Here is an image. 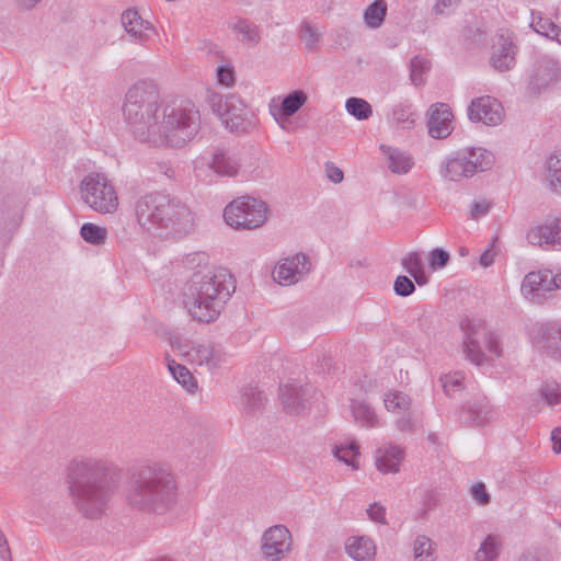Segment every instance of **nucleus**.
<instances>
[{
    "label": "nucleus",
    "mask_w": 561,
    "mask_h": 561,
    "mask_svg": "<svg viewBox=\"0 0 561 561\" xmlns=\"http://www.w3.org/2000/svg\"><path fill=\"white\" fill-rule=\"evenodd\" d=\"M119 469L111 460L76 457L67 466V483L71 500L88 518H99L116 490Z\"/></svg>",
    "instance_id": "nucleus-1"
},
{
    "label": "nucleus",
    "mask_w": 561,
    "mask_h": 561,
    "mask_svg": "<svg viewBox=\"0 0 561 561\" xmlns=\"http://www.w3.org/2000/svg\"><path fill=\"white\" fill-rule=\"evenodd\" d=\"M126 502L142 513H168L178 502L174 473L161 462H148L134 469L129 477Z\"/></svg>",
    "instance_id": "nucleus-2"
},
{
    "label": "nucleus",
    "mask_w": 561,
    "mask_h": 561,
    "mask_svg": "<svg viewBox=\"0 0 561 561\" xmlns=\"http://www.w3.org/2000/svg\"><path fill=\"white\" fill-rule=\"evenodd\" d=\"M134 210L139 226L161 239H181L194 228L192 210L162 193L140 196L135 202Z\"/></svg>",
    "instance_id": "nucleus-3"
},
{
    "label": "nucleus",
    "mask_w": 561,
    "mask_h": 561,
    "mask_svg": "<svg viewBox=\"0 0 561 561\" xmlns=\"http://www.w3.org/2000/svg\"><path fill=\"white\" fill-rule=\"evenodd\" d=\"M234 291L236 279L226 268L193 273L185 293L191 316L199 322H214Z\"/></svg>",
    "instance_id": "nucleus-4"
},
{
    "label": "nucleus",
    "mask_w": 561,
    "mask_h": 561,
    "mask_svg": "<svg viewBox=\"0 0 561 561\" xmlns=\"http://www.w3.org/2000/svg\"><path fill=\"white\" fill-rule=\"evenodd\" d=\"M160 92L151 80H139L126 92L123 103V116L136 139L150 144L162 106Z\"/></svg>",
    "instance_id": "nucleus-5"
},
{
    "label": "nucleus",
    "mask_w": 561,
    "mask_h": 561,
    "mask_svg": "<svg viewBox=\"0 0 561 561\" xmlns=\"http://www.w3.org/2000/svg\"><path fill=\"white\" fill-rule=\"evenodd\" d=\"M201 127L199 111L192 101L173 100L162 106L150 144L183 147L191 141Z\"/></svg>",
    "instance_id": "nucleus-6"
},
{
    "label": "nucleus",
    "mask_w": 561,
    "mask_h": 561,
    "mask_svg": "<svg viewBox=\"0 0 561 561\" xmlns=\"http://www.w3.org/2000/svg\"><path fill=\"white\" fill-rule=\"evenodd\" d=\"M209 105L231 133L245 134L255 127L254 113L234 94L214 93L209 96Z\"/></svg>",
    "instance_id": "nucleus-7"
},
{
    "label": "nucleus",
    "mask_w": 561,
    "mask_h": 561,
    "mask_svg": "<svg viewBox=\"0 0 561 561\" xmlns=\"http://www.w3.org/2000/svg\"><path fill=\"white\" fill-rule=\"evenodd\" d=\"M81 199L92 210L112 214L118 207V196L112 182L104 173L91 172L80 182Z\"/></svg>",
    "instance_id": "nucleus-8"
},
{
    "label": "nucleus",
    "mask_w": 561,
    "mask_h": 561,
    "mask_svg": "<svg viewBox=\"0 0 561 561\" xmlns=\"http://www.w3.org/2000/svg\"><path fill=\"white\" fill-rule=\"evenodd\" d=\"M267 207L263 201L250 196L233 199L224 210L227 225L234 229L252 230L266 220Z\"/></svg>",
    "instance_id": "nucleus-9"
},
{
    "label": "nucleus",
    "mask_w": 561,
    "mask_h": 561,
    "mask_svg": "<svg viewBox=\"0 0 561 561\" xmlns=\"http://www.w3.org/2000/svg\"><path fill=\"white\" fill-rule=\"evenodd\" d=\"M178 348L190 363L205 366L208 370L219 368L227 360L222 346L208 340L185 342Z\"/></svg>",
    "instance_id": "nucleus-10"
},
{
    "label": "nucleus",
    "mask_w": 561,
    "mask_h": 561,
    "mask_svg": "<svg viewBox=\"0 0 561 561\" xmlns=\"http://www.w3.org/2000/svg\"><path fill=\"white\" fill-rule=\"evenodd\" d=\"M465 350L468 358L477 365L482 363L481 346L483 345L492 355L501 354L496 337L486 331L481 323L468 322L463 325Z\"/></svg>",
    "instance_id": "nucleus-11"
},
{
    "label": "nucleus",
    "mask_w": 561,
    "mask_h": 561,
    "mask_svg": "<svg viewBox=\"0 0 561 561\" xmlns=\"http://www.w3.org/2000/svg\"><path fill=\"white\" fill-rule=\"evenodd\" d=\"M468 114L469 118L473 122L497 125L503 118V107L497 100L490 96H482L472 101Z\"/></svg>",
    "instance_id": "nucleus-12"
},
{
    "label": "nucleus",
    "mask_w": 561,
    "mask_h": 561,
    "mask_svg": "<svg viewBox=\"0 0 561 561\" xmlns=\"http://www.w3.org/2000/svg\"><path fill=\"white\" fill-rule=\"evenodd\" d=\"M121 21L126 33L141 45H146L151 37V33H156L153 24L144 20L134 9L124 11Z\"/></svg>",
    "instance_id": "nucleus-13"
},
{
    "label": "nucleus",
    "mask_w": 561,
    "mask_h": 561,
    "mask_svg": "<svg viewBox=\"0 0 561 561\" xmlns=\"http://www.w3.org/2000/svg\"><path fill=\"white\" fill-rule=\"evenodd\" d=\"M454 114L450 107L444 103L431 106L428 118V131L434 138H445L453 130Z\"/></svg>",
    "instance_id": "nucleus-14"
},
{
    "label": "nucleus",
    "mask_w": 561,
    "mask_h": 561,
    "mask_svg": "<svg viewBox=\"0 0 561 561\" xmlns=\"http://www.w3.org/2000/svg\"><path fill=\"white\" fill-rule=\"evenodd\" d=\"M529 242L536 245L561 243V217L547 219L542 225L531 229L527 236Z\"/></svg>",
    "instance_id": "nucleus-15"
},
{
    "label": "nucleus",
    "mask_w": 561,
    "mask_h": 561,
    "mask_svg": "<svg viewBox=\"0 0 561 561\" xmlns=\"http://www.w3.org/2000/svg\"><path fill=\"white\" fill-rule=\"evenodd\" d=\"M346 550L356 561H370L376 554L374 542L366 537H352L347 540Z\"/></svg>",
    "instance_id": "nucleus-16"
},
{
    "label": "nucleus",
    "mask_w": 561,
    "mask_h": 561,
    "mask_svg": "<svg viewBox=\"0 0 561 561\" xmlns=\"http://www.w3.org/2000/svg\"><path fill=\"white\" fill-rule=\"evenodd\" d=\"M261 549L265 559L279 560L280 554V525H274L264 531Z\"/></svg>",
    "instance_id": "nucleus-17"
},
{
    "label": "nucleus",
    "mask_w": 561,
    "mask_h": 561,
    "mask_svg": "<svg viewBox=\"0 0 561 561\" xmlns=\"http://www.w3.org/2000/svg\"><path fill=\"white\" fill-rule=\"evenodd\" d=\"M309 270L305 255L296 254L285 259L283 263V285L293 284Z\"/></svg>",
    "instance_id": "nucleus-18"
},
{
    "label": "nucleus",
    "mask_w": 561,
    "mask_h": 561,
    "mask_svg": "<svg viewBox=\"0 0 561 561\" xmlns=\"http://www.w3.org/2000/svg\"><path fill=\"white\" fill-rule=\"evenodd\" d=\"M402 451L397 447L379 450L376 466L380 472H397L402 461Z\"/></svg>",
    "instance_id": "nucleus-19"
},
{
    "label": "nucleus",
    "mask_w": 561,
    "mask_h": 561,
    "mask_svg": "<svg viewBox=\"0 0 561 561\" xmlns=\"http://www.w3.org/2000/svg\"><path fill=\"white\" fill-rule=\"evenodd\" d=\"M169 371L172 377L188 392L194 393L197 389V381L192 373L185 367L176 363L175 360H170L168 364Z\"/></svg>",
    "instance_id": "nucleus-20"
},
{
    "label": "nucleus",
    "mask_w": 561,
    "mask_h": 561,
    "mask_svg": "<svg viewBox=\"0 0 561 561\" xmlns=\"http://www.w3.org/2000/svg\"><path fill=\"white\" fill-rule=\"evenodd\" d=\"M241 399L244 409L249 413L255 412L267 401L265 393L252 385L243 387Z\"/></svg>",
    "instance_id": "nucleus-21"
},
{
    "label": "nucleus",
    "mask_w": 561,
    "mask_h": 561,
    "mask_svg": "<svg viewBox=\"0 0 561 561\" xmlns=\"http://www.w3.org/2000/svg\"><path fill=\"white\" fill-rule=\"evenodd\" d=\"M471 163L472 160H466L465 157L448 160L446 163V176L456 181L462 176L472 175L476 173V168L469 167Z\"/></svg>",
    "instance_id": "nucleus-22"
},
{
    "label": "nucleus",
    "mask_w": 561,
    "mask_h": 561,
    "mask_svg": "<svg viewBox=\"0 0 561 561\" xmlns=\"http://www.w3.org/2000/svg\"><path fill=\"white\" fill-rule=\"evenodd\" d=\"M333 454L340 461L351 467L352 470H357L359 468L358 446L354 442L336 446L333 449Z\"/></svg>",
    "instance_id": "nucleus-23"
},
{
    "label": "nucleus",
    "mask_w": 561,
    "mask_h": 561,
    "mask_svg": "<svg viewBox=\"0 0 561 561\" xmlns=\"http://www.w3.org/2000/svg\"><path fill=\"white\" fill-rule=\"evenodd\" d=\"M233 31L244 45L254 46L260 41L257 26L248 20H239L234 23Z\"/></svg>",
    "instance_id": "nucleus-24"
},
{
    "label": "nucleus",
    "mask_w": 561,
    "mask_h": 561,
    "mask_svg": "<svg viewBox=\"0 0 561 561\" xmlns=\"http://www.w3.org/2000/svg\"><path fill=\"white\" fill-rule=\"evenodd\" d=\"M388 168L392 173L404 174L409 172L413 165L412 159L404 152L396 149H388Z\"/></svg>",
    "instance_id": "nucleus-25"
},
{
    "label": "nucleus",
    "mask_w": 561,
    "mask_h": 561,
    "mask_svg": "<svg viewBox=\"0 0 561 561\" xmlns=\"http://www.w3.org/2000/svg\"><path fill=\"white\" fill-rule=\"evenodd\" d=\"M210 167L220 175L233 176L237 174L239 164L224 151H217L213 156Z\"/></svg>",
    "instance_id": "nucleus-26"
},
{
    "label": "nucleus",
    "mask_w": 561,
    "mask_h": 561,
    "mask_svg": "<svg viewBox=\"0 0 561 561\" xmlns=\"http://www.w3.org/2000/svg\"><path fill=\"white\" fill-rule=\"evenodd\" d=\"M387 3L385 0H375L364 12L365 23L369 27H378L385 20Z\"/></svg>",
    "instance_id": "nucleus-27"
},
{
    "label": "nucleus",
    "mask_w": 561,
    "mask_h": 561,
    "mask_svg": "<svg viewBox=\"0 0 561 561\" xmlns=\"http://www.w3.org/2000/svg\"><path fill=\"white\" fill-rule=\"evenodd\" d=\"M80 236L88 243L101 245L106 241L107 230L105 227L85 222L81 226Z\"/></svg>",
    "instance_id": "nucleus-28"
},
{
    "label": "nucleus",
    "mask_w": 561,
    "mask_h": 561,
    "mask_svg": "<svg viewBox=\"0 0 561 561\" xmlns=\"http://www.w3.org/2000/svg\"><path fill=\"white\" fill-rule=\"evenodd\" d=\"M501 542L495 536H488L477 550L474 561H495Z\"/></svg>",
    "instance_id": "nucleus-29"
},
{
    "label": "nucleus",
    "mask_w": 561,
    "mask_h": 561,
    "mask_svg": "<svg viewBox=\"0 0 561 561\" xmlns=\"http://www.w3.org/2000/svg\"><path fill=\"white\" fill-rule=\"evenodd\" d=\"M514 51L511 39H505L500 54L492 57V65L500 71H505L514 65Z\"/></svg>",
    "instance_id": "nucleus-30"
},
{
    "label": "nucleus",
    "mask_w": 561,
    "mask_h": 561,
    "mask_svg": "<svg viewBox=\"0 0 561 561\" xmlns=\"http://www.w3.org/2000/svg\"><path fill=\"white\" fill-rule=\"evenodd\" d=\"M402 264L416 280L417 284L422 285L426 283V276L422 267V262L416 253H409L402 260Z\"/></svg>",
    "instance_id": "nucleus-31"
},
{
    "label": "nucleus",
    "mask_w": 561,
    "mask_h": 561,
    "mask_svg": "<svg viewBox=\"0 0 561 561\" xmlns=\"http://www.w3.org/2000/svg\"><path fill=\"white\" fill-rule=\"evenodd\" d=\"M548 180L554 191L561 192V150L549 158Z\"/></svg>",
    "instance_id": "nucleus-32"
},
{
    "label": "nucleus",
    "mask_w": 561,
    "mask_h": 561,
    "mask_svg": "<svg viewBox=\"0 0 561 561\" xmlns=\"http://www.w3.org/2000/svg\"><path fill=\"white\" fill-rule=\"evenodd\" d=\"M383 402L386 409L393 413H400L407 410L410 405L409 398L399 391L387 392Z\"/></svg>",
    "instance_id": "nucleus-33"
},
{
    "label": "nucleus",
    "mask_w": 561,
    "mask_h": 561,
    "mask_svg": "<svg viewBox=\"0 0 561 561\" xmlns=\"http://www.w3.org/2000/svg\"><path fill=\"white\" fill-rule=\"evenodd\" d=\"M346 111L357 119H367L371 115L369 103L359 98H350L345 103Z\"/></svg>",
    "instance_id": "nucleus-34"
},
{
    "label": "nucleus",
    "mask_w": 561,
    "mask_h": 561,
    "mask_svg": "<svg viewBox=\"0 0 561 561\" xmlns=\"http://www.w3.org/2000/svg\"><path fill=\"white\" fill-rule=\"evenodd\" d=\"M307 102L304 91H295L283 99V117L295 114Z\"/></svg>",
    "instance_id": "nucleus-35"
},
{
    "label": "nucleus",
    "mask_w": 561,
    "mask_h": 561,
    "mask_svg": "<svg viewBox=\"0 0 561 561\" xmlns=\"http://www.w3.org/2000/svg\"><path fill=\"white\" fill-rule=\"evenodd\" d=\"M466 160H472L469 167H474L477 171H483L493 163V154L485 149H473L465 157Z\"/></svg>",
    "instance_id": "nucleus-36"
},
{
    "label": "nucleus",
    "mask_w": 561,
    "mask_h": 561,
    "mask_svg": "<svg viewBox=\"0 0 561 561\" xmlns=\"http://www.w3.org/2000/svg\"><path fill=\"white\" fill-rule=\"evenodd\" d=\"M433 545L426 537H419L414 543V561H433Z\"/></svg>",
    "instance_id": "nucleus-37"
},
{
    "label": "nucleus",
    "mask_w": 561,
    "mask_h": 561,
    "mask_svg": "<svg viewBox=\"0 0 561 561\" xmlns=\"http://www.w3.org/2000/svg\"><path fill=\"white\" fill-rule=\"evenodd\" d=\"M542 280H545V275H541V272H531L524 278L522 290L526 295L535 291H543Z\"/></svg>",
    "instance_id": "nucleus-38"
},
{
    "label": "nucleus",
    "mask_w": 561,
    "mask_h": 561,
    "mask_svg": "<svg viewBox=\"0 0 561 561\" xmlns=\"http://www.w3.org/2000/svg\"><path fill=\"white\" fill-rule=\"evenodd\" d=\"M353 413L356 420H359L365 425H373L375 421L374 413L365 404H354Z\"/></svg>",
    "instance_id": "nucleus-39"
},
{
    "label": "nucleus",
    "mask_w": 561,
    "mask_h": 561,
    "mask_svg": "<svg viewBox=\"0 0 561 561\" xmlns=\"http://www.w3.org/2000/svg\"><path fill=\"white\" fill-rule=\"evenodd\" d=\"M217 80L220 84L230 87L234 83V70L228 65H221L216 70Z\"/></svg>",
    "instance_id": "nucleus-40"
},
{
    "label": "nucleus",
    "mask_w": 561,
    "mask_h": 561,
    "mask_svg": "<svg viewBox=\"0 0 561 561\" xmlns=\"http://www.w3.org/2000/svg\"><path fill=\"white\" fill-rule=\"evenodd\" d=\"M414 288L413 282L407 276H398L394 282V291L400 296H409Z\"/></svg>",
    "instance_id": "nucleus-41"
},
{
    "label": "nucleus",
    "mask_w": 561,
    "mask_h": 561,
    "mask_svg": "<svg viewBox=\"0 0 561 561\" xmlns=\"http://www.w3.org/2000/svg\"><path fill=\"white\" fill-rule=\"evenodd\" d=\"M449 260V254L440 249H436L431 252L430 255V266L433 270L442 268L444 267Z\"/></svg>",
    "instance_id": "nucleus-42"
},
{
    "label": "nucleus",
    "mask_w": 561,
    "mask_h": 561,
    "mask_svg": "<svg viewBox=\"0 0 561 561\" xmlns=\"http://www.w3.org/2000/svg\"><path fill=\"white\" fill-rule=\"evenodd\" d=\"M462 382V376L460 374L448 375L443 378V387L447 394H451L458 390Z\"/></svg>",
    "instance_id": "nucleus-43"
},
{
    "label": "nucleus",
    "mask_w": 561,
    "mask_h": 561,
    "mask_svg": "<svg viewBox=\"0 0 561 561\" xmlns=\"http://www.w3.org/2000/svg\"><path fill=\"white\" fill-rule=\"evenodd\" d=\"M367 514L371 520L377 523H385L386 511L383 506L376 503L371 504L367 510Z\"/></svg>",
    "instance_id": "nucleus-44"
},
{
    "label": "nucleus",
    "mask_w": 561,
    "mask_h": 561,
    "mask_svg": "<svg viewBox=\"0 0 561 561\" xmlns=\"http://www.w3.org/2000/svg\"><path fill=\"white\" fill-rule=\"evenodd\" d=\"M472 495L480 504H486L490 500L483 483H476L472 486Z\"/></svg>",
    "instance_id": "nucleus-45"
},
{
    "label": "nucleus",
    "mask_w": 561,
    "mask_h": 561,
    "mask_svg": "<svg viewBox=\"0 0 561 561\" xmlns=\"http://www.w3.org/2000/svg\"><path fill=\"white\" fill-rule=\"evenodd\" d=\"M270 114L280 125V96L273 98L270 102Z\"/></svg>",
    "instance_id": "nucleus-46"
},
{
    "label": "nucleus",
    "mask_w": 561,
    "mask_h": 561,
    "mask_svg": "<svg viewBox=\"0 0 561 561\" xmlns=\"http://www.w3.org/2000/svg\"><path fill=\"white\" fill-rule=\"evenodd\" d=\"M325 172L328 178L334 183H340L343 180L342 170L334 164H327Z\"/></svg>",
    "instance_id": "nucleus-47"
},
{
    "label": "nucleus",
    "mask_w": 561,
    "mask_h": 561,
    "mask_svg": "<svg viewBox=\"0 0 561 561\" xmlns=\"http://www.w3.org/2000/svg\"><path fill=\"white\" fill-rule=\"evenodd\" d=\"M0 559L2 561H12L8 540L2 534L0 535Z\"/></svg>",
    "instance_id": "nucleus-48"
},
{
    "label": "nucleus",
    "mask_w": 561,
    "mask_h": 561,
    "mask_svg": "<svg viewBox=\"0 0 561 561\" xmlns=\"http://www.w3.org/2000/svg\"><path fill=\"white\" fill-rule=\"evenodd\" d=\"M411 67H412V79H413V81H416L417 80V75L421 72L422 69H426L427 65H426L425 60L420 59V58H415L412 61Z\"/></svg>",
    "instance_id": "nucleus-49"
},
{
    "label": "nucleus",
    "mask_w": 561,
    "mask_h": 561,
    "mask_svg": "<svg viewBox=\"0 0 561 561\" xmlns=\"http://www.w3.org/2000/svg\"><path fill=\"white\" fill-rule=\"evenodd\" d=\"M42 0H15L16 7L21 11H32Z\"/></svg>",
    "instance_id": "nucleus-50"
},
{
    "label": "nucleus",
    "mask_w": 561,
    "mask_h": 561,
    "mask_svg": "<svg viewBox=\"0 0 561 561\" xmlns=\"http://www.w3.org/2000/svg\"><path fill=\"white\" fill-rule=\"evenodd\" d=\"M457 0H436L435 10L438 13H445L447 9L455 5Z\"/></svg>",
    "instance_id": "nucleus-51"
},
{
    "label": "nucleus",
    "mask_w": 561,
    "mask_h": 561,
    "mask_svg": "<svg viewBox=\"0 0 561 561\" xmlns=\"http://www.w3.org/2000/svg\"><path fill=\"white\" fill-rule=\"evenodd\" d=\"M495 256V252L493 249L485 250L482 255L480 256V264L483 266H489L493 263Z\"/></svg>",
    "instance_id": "nucleus-52"
},
{
    "label": "nucleus",
    "mask_w": 561,
    "mask_h": 561,
    "mask_svg": "<svg viewBox=\"0 0 561 561\" xmlns=\"http://www.w3.org/2000/svg\"><path fill=\"white\" fill-rule=\"evenodd\" d=\"M551 440L553 442V450L561 453V428H554L551 432Z\"/></svg>",
    "instance_id": "nucleus-53"
},
{
    "label": "nucleus",
    "mask_w": 561,
    "mask_h": 561,
    "mask_svg": "<svg viewBox=\"0 0 561 561\" xmlns=\"http://www.w3.org/2000/svg\"><path fill=\"white\" fill-rule=\"evenodd\" d=\"M541 275H545V280H542L543 291H550L552 287L550 282L551 271H543L541 272Z\"/></svg>",
    "instance_id": "nucleus-54"
},
{
    "label": "nucleus",
    "mask_w": 561,
    "mask_h": 561,
    "mask_svg": "<svg viewBox=\"0 0 561 561\" xmlns=\"http://www.w3.org/2000/svg\"><path fill=\"white\" fill-rule=\"evenodd\" d=\"M550 282H551V286H552L551 290L561 288V273H557V274L551 273Z\"/></svg>",
    "instance_id": "nucleus-55"
},
{
    "label": "nucleus",
    "mask_w": 561,
    "mask_h": 561,
    "mask_svg": "<svg viewBox=\"0 0 561 561\" xmlns=\"http://www.w3.org/2000/svg\"><path fill=\"white\" fill-rule=\"evenodd\" d=\"M272 278L276 284H280V265L279 262H277L272 270Z\"/></svg>",
    "instance_id": "nucleus-56"
},
{
    "label": "nucleus",
    "mask_w": 561,
    "mask_h": 561,
    "mask_svg": "<svg viewBox=\"0 0 561 561\" xmlns=\"http://www.w3.org/2000/svg\"><path fill=\"white\" fill-rule=\"evenodd\" d=\"M547 36L553 37L559 44H561V30L557 28L556 26H551L550 33H546Z\"/></svg>",
    "instance_id": "nucleus-57"
},
{
    "label": "nucleus",
    "mask_w": 561,
    "mask_h": 561,
    "mask_svg": "<svg viewBox=\"0 0 561 561\" xmlns=\"http://www.w3.org/2000/svg\"><path fill=\"white\" fill-rule=\"evenodd\" d=\"M196 260L198 261V265H201L203 261H206V255H205V253H195V254L190 255V256L187 257V262H188V263H193V262H195Z\"/></svg>",
    "instance_id": "nucleus-58"
}]
</instances>
